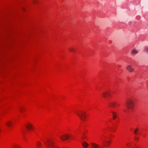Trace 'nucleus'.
Masks as SVG:
<instances>
[{"mask_svg": "<svg viewBox=\"0 0 148 148\" xmlns=\"http://www.w3.org/2000/svg\"><path fill=\"white\" fill-rule=\"evenodd\" d=\"M134 102L131 99L128 100L126 103V107L129 110H132L134 108Z\"/></svg>", "mask_w": 148, "mask_h": 148, "instance_id": "nucleus-1", "label": "nucleus"}, {"mask_svg": "<svg viewBox=\"0 0 148 148\" xmlns=\"http://www.w3.org/2000/svg\"><path fill=\"white\" fill-rule=\"evenodd\" d=\"M45 143L48 147H49L50 148H60L56 147L54 145V142L51 139L48 140L47 143L45 142Z\"/></svg>", "mask_w": 148, "mask_h": 148, "instance_id": "nucleus-2", "label": "nucleus"}, {"mask_svg": "<svg viewBox=\"0 0 148 148\" xmlns=\"http://www.w3.org/2000/svg\"><path fill=\"white\" fill-rule=\"evenodd\" d=\"M77 114L82 120L85 121L86 120V116L85 112L81 111L80 114L78 113H77Z\"/></svg>", "mask_w": 148, "mask_h": 148, "instance_id": "nucleus-3", "label": "nucleus"}, {"mask_svg": "<svg viewBox=\"0 0 148 148\" xmlns=\"http://www.w3.org/2000/svg\"><path fill=\"white\" fill-rule=\"evenodd\" d=\"M109 105L112 108H116V106H119V104H117L114 101L111 102L110 103Z\"/></svg>", "mask_w": 148, "mask_h": 148, "instance_id": "nucleus-4", "label": "nucleus"}, {"mask_svg": "<svg viewBox=\"0 0 148 148\" xmlns=\"http://www.w3.org/2000/svg\"><path fill=\"white\" fill-rule=\"evenodd\" d=\"M126 69L128 71L130 72H132L134 69V68L131 65H128L126 67Z\"/></svg>", "mask_w": 148, "mask_h": 148, "instance_id": "nucleus-5", "label": "nucleus"}, {"mask_svg": "<svg viewBox=\"0 0 148 148\" xmlns=\"http://www.w3.org/2000/svg\"><path fill=\"white\" fill-rule=\"evenodd\" d=\"M110 92L108 91L104 92L102 94V96L104 98H106L107 97L110 96Z\"/></svg>", "mask_w": 148, "mask_h": 148, "instance_id": "nucleus-6", "label": "nucleus"}, {"mask_svg": "<svg viewBox=\"0 0 148 148\" xmlns=\"http://www.w3.org/2000/svg\"><path fill=\"white\" fill-rule=\"evenodd\" d=\"M25 126L27 129L29 130L32 129L33 128V126L31 124L28 123L27 125H25Z\"/></svg>", "mask_w": 148, "mask_h": 148, "instance_id": "nucleus-7", "label": "nucleus"}, {"mask_svg": "<svg viewBox=\"0 0 148 148\" xmlns=\"http://www.w3.org/2000/svg\"><path fill=\"white\" fill-rule=\"evenodd\" d=\"M60 138L62 140H65L68 139L69 138V136L64 135L60 136Z\"/></svg>", "mask_w": 148, "mask_h": 148, "instance_id": "nucleus-8", "label": "nucleus"}, {"mask_svg": "<svg viewBox=\"0 0 148 148\" xmlns=\"http://www.w3.org/2000/svg\"><path fill=\"white\" fill-rule=\"evenodd\" d=\"M113 115V119H115L117 117V114L115 112L113 111L112 112Z\"/></svg>", "mask_w": 148, "mask_h": 148, "instance_id": "nucleus-9", "label": "nucleus"}, {"mask_svg": "<svg viewBox=\"0 0 148 148\" xmlns=\"http://www.w3.org/2000/svg\"><path fill=\"white\" fill-rule=\"evenodd\" d=\"M12 122L8 121L6 123V125L8 127H10L11 126L12 124Z\"/></svg>", "mask_w": 148, "mask_h": 148, "instance_id": "nucleus-10", "label": "nucleus"}, {"mask_svg": "<svg viewBox=\"0 0 148 148\" xmlns=\"http://www.w3.org/2000/svg\"><path fill=\"white\" fill-rule=\"evenodd\" d=\"M91 145L92 147H93L94 148H99V146H98V145L95 143H92Z\"/></svg>", "mask_w": 148, "mask_h": 148, "instance_id": "nucleus-11", "label": "nucleus"}, {"mask_svg": "<svg viewBox=\"0 0 148 148\" xmlns=\"http://www.w3.org/2000/svg\"><path fill=\"white\" fill-rule=\"evenodd\" d=\"M137 53V51L135 49H133L131 51V53L133 55L136 54Z\"/></svg>", "mask_w": 148, "mask_h": 148, "instance_id": "nucleus-12", "label": "nucleus"}, {"mask_svg": "<svg viewBox=\"0 0 148 148\" xmlns=\"http://www.w3.org/2000/svg\"><path fill=\"white\" fill-rule=\"evenodd\" d=\"M82 145L84 147L87 148V147L88 146V145L86 142H84L82 143Z\"/></svg>", "mask_w": 148, "mask_h": 148, "instance_id": "nucleus-13", "label": "nucleus"}, {"mask_svg": "<svg viewBox=\"0 0 148 148\" xmlns=\"http://www.w3.org/2000/svg\"><path fill=\"white\" fill-rule=\"evenodd\" d=\"M138 128H136L134 132V134H138Z\"/></svg>", "mask_w": 148, "mask_h": 148, "instance_id": "nucleus-14", "label": "nucleus"}, {"mask_svg": "<svg viewBox=\"0 0 148 148\" xmlns=\"http://www.w3.org/2000/svg\"><path fill=\"white\" fill-rule=\"evenodd\" d=\"M144 50L145 52L146 53H148V47H145Z\"/></svg>", "mask_w": 148, "mask_h": 148, "instance_id": "nucleus-15", "label": "nucleus"}, {"mask_svg": "<svg viewBox=\"0 0 148 148\" xmlns=\"http://www.w3.org/2000/svg\"><path fill=\"white\" fill-rule=\"evenodd\" d=\"M19 110L21 112H22L24 110V109L23 108L21 107L20 108Z\"/></svg>", "mask_w": 148, "mask_h": 148, "instance_id": "nucleus-16", "label": "nucleus"}, {"mask_svg": "<svg viewBox=\"0 0 148 148\" xmlns=\"http://www.w3.org/2000/svg\"><path fill=\"white\" fill-rule=\"evenodd\" d=\"M37 147H39V146L40 145H41V143H40V142H38L37 143Z\"/></svg>", "mask_w": 148, "mask_h": 148, "instance_id": "nucleus-17", "label": "nucleus"}, {"mask_svg": "<svg viewBox=\"0 0 148 148\" xmlns=\"http://www.w3.org/2000/svg\"><path fill=\"white\" fill-rule=\"evenodd\" d=\"M38 0H32V2L34 3H36L38 2Z\"/></svg>", "mask_w": 148, "mask_h": 148, "instance_id": "nucleus-18", "label": "nucleus"}, {"mask_svg": "<svg viewBox=\"0 0 148 148\" xmlns=\"http://www.w3.org/2000/svg\"><path fill=\"white\" fill-rule=\"evenodd\" d=\"M70 51L72 52H74L75 51V49L73 48H71L70 49Z\"/></svg>", "mask_w": 148, "mask_h": 148, "instance_id": "nucleus-19", "label": "nucleus"}, {"mask_svg": "<svg viewBox=\"0 0 148 148\" xmlns=\"http://www.w3.org/2000/svg\"><path fill=\"white\" fill-rule=\"evenodd\" d=\"M19 147L18 146H14V147H12V148H19Z\"/></svg>", "mask_w": 148, "mask_h": 148, "instance_id": "nucleus-20", "label": "nucleus"}, {"mask_svg": "<svg viewBox=\"0 0 148 148\" xmlns=\"http://www.w3.org/2000/svg\"><path fill=\"white\" fill-rule=\"evenodd\" d=\"M107 143H108V145L110 144V141H107Z\"/></svg>", "mask_w": 148, "mask_h": 148, "instance_id": "nucleus-21", "label": "nucleus"}, {"mask_svg": "<svg viewBox=\"0 0 148 148\" xmlns=\"http://www.w3.org/2000/svg\"><path fill=\"white\" fill-rule=\"evenodd\" d=\"M69 136V137H70L71 136V135H70L69 136Z\"/></svg>", "mask_w": 148, "mask_h": 148, "instance_id": "nucleus-22", "label": "nucleus"}, {"mask_svg": "<svg viewBox=\"0 0 148 148\" xmlns=\"http://www.w3.org/2000/svg\"><path fill=\"white\" fill-rule=\"evenodd\" d=\"M127 146H129V145H128V144H127Z\"/></svg>", "mask_w": 148, "mask_h": 148, "instance_id": "nucleus-23", "label": "nucleus"}]
</instances>
